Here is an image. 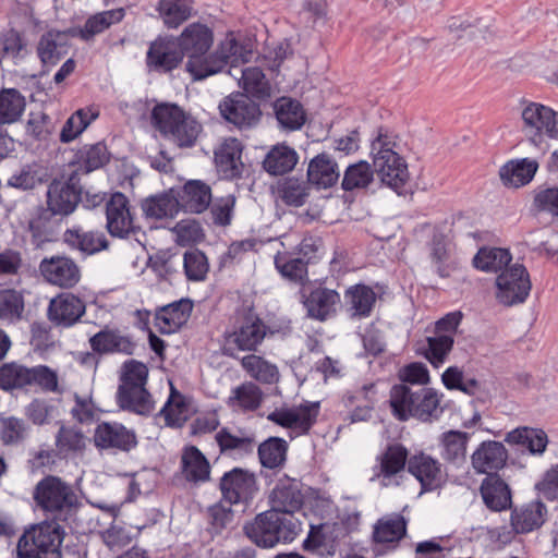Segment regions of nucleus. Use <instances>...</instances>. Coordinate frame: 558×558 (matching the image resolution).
<instances>
[{
  "mask_svg": "<svg viewBox=\"0 0 558 558\" xmlns=\"http://www.w3.org/2000/svg\"><path fill=\"white\" fill-rule=\"evenodd\" d=\"M88 444V438L73 426L62 425L56 436V446L62 453L83 452Z\"/></svg>",
  "mask_w": 558,
  "mask_h": 558,
  "instance_id": "obj_55",
  "label": "nucleus"
},
{
  "mask_svg": "<svg viewBox=\"0 0 558 558\" xmlns=\"http://www.w3.org/2000/svg\"><path fill=\"white\" fill-rule=\"evenodd\" d=\"M505 440L509 444L526 446L530 452L541 454L546 450L548 438L543 429L519 427L506 435Z\"/></svg>",
  "mask_w": 558,
  "mask_h": 558,
  "instance_id": "obj_43",
  "label": "nucleus"
},
{
  "mask_svg": "<svg viewBox=\"0 0 558 558\" xmlns=\"http://www.w3.org/2000/svg\"><path fill=\"white\" fill-rule=\"evenodd\" d=\"M181 205L191 213H203L211 201V192L208 185L201 181L187 182L182 191Z\"/></svg>",
  "mask_w": 558,
  "mask_h": 558,
  "instance_id": "obj_38",
  "label": "nucleus"
},
{
  "mask_svg": "<svg viewBox=\"0 0 558 558\" xmlns=\"http://www.w3.org/2000/svg\"><path fill=\"white\" fill-rule=\"evenodd\" d=\"M220 489L229 504H246L257 492L256 477L248 470L234 468L221 477Z\"/></svg>",
  "mask_w": 558,
  "mask_h": 558,
  "instance_id": "obj_12",
  "label": "nucleus"
},
{
  "mask_svg": "<svg viewBox=\"0 0 558 558\" xmlns=\"http://www.w3.org/2000/svg\"><path fill=\"white\" fill-rule=\"evenodd\" d=\"M287 442L283 439L271 437L259 445L258 456L264 466L274 469L286 460Z\"/></svg>",
  "mask_w": 558,
  "mask_h": 558,
  "instance_id": "obj_58",
  "label": "nucleus"
},
{
  "mask_svg": "<svg viewBox=\"0 0 558 558\" xmlns=\"http://www.w3.org/2000/svg\"><path fill=\"white\" fill-rule=\"evenodd\" d=\"M241 155L242 145L236 138L225 140L215 150L217 170L225 179H234L241 175L243 170Z\"/></svg>",
  "mask_w": 558,
  "mask_h": 558,
  "instance_id": "obj_21",
  "label": "nucleus"
},
{
  "mask_svg": "<svg viewBox=\"0 0 558 558\" xmlns=\"http://www.w3.org/2000/svg\"><path fill=\"white\" fill-rule=\"evenodd\" d=\"M496 299L506 306L523 303L531 291V280L526 268L512 264L496 278Z\"/></svg>",
  "mask_w": 558,
  "mask_h": 558,
  "instance_id": "obj_9",
  "label": "nucleus"
},
{
  "mask_svg": "<svg viewBox=\"0 0 558 558\" xmlns=\"http://www.w3.org/2000/svg\"><path fill=\"white\" fill-rule=\"evenodd\" d=\"M96 118V114L89 113L84 109L77 110L73 113L64 123L61 133L60 141L62 143H70L75 140Z\"/></svg>",
  "mask_w": 558,
  "mask_h": 558,
  "instance_id": "obj_61",
  "label": "nucleus"
},
{
  "mask_svg": "<svg viewBox=\"0 0 558 558\" xmlns=\"http://www.w3.org/2000/svg\"><path fill=\"white\" fill-rule=\"evenodd\" d=\"M481 494L485 505L494 511L505 510L511 504L508 485L497 475H488L483 481Z\"/></svg>",
  "mask_w": 558,
  "mask_h": 558,
  "instance_id": "obj_30",
  "label": "nucleus"
},
{
  "mask_svg": "<svg viewBox=\"0 0 558 558\" xmlns=\"http://www.w3.org/2000/svg\"><path fill=\"white\" fill-rule=\"evenodd\" d=\"M469 434L460 430H449L441 435L440 454L448 462L460 464L465 461Z\"/></svg>",
  "mask_w": 558,
  "mask_h": 558,
  "instance_id": "obj_39",
  "label": "nucleus"
},
{
  "mask_svg": "<svg viewBox=\"0 0 558 558\" xmlns=\"http://www.w3.org/2000/svg\"><path fill=\"white\" fill-rule=\"evenodd\" d=\"M117 400L122 409L141 415L149 414L154 410V401L145 387L118 389Z\"/></svg>",
  "mask_w": 558,
  "mask_h": 558,
  "instance_id": "obj_36",
  "label": "nucleus"
},
{
  "mask_svg": "<svg viewBox=\"0 0 558 558\" xmlns=\"http://www.w3.org/2000/svg\"><path fill=\"white\" fill-rule=\"evenodd\" d=\"M174 241L181 246H187L199 242L203 236L201 225L194 219H183L172 229Z\"/></svg>",
  "mask_w": 558,
  "mask_h": 558,
  "instance_id": "obj_63",
  "label": "nucleus"
},
{
  "mask_svg": "<svg viewBox=\"0 0 558 558\" xmlns=\"http://www.w3.org/2000/svg\"><path fill=\"white\" fill-rule=\"evenodd\" d=\"M374 170L367 161H359L347 168L343 179L342 189L352 191L354 189H364L373 181Z\"/></svg>",
  "mask_w": 558,
  "mask_h": 558,
  "instance_id": "obj_57",
  "label": "nucleus"
},
{
  "mask_svg": "<svg viewBox=\"0 0 558 558\" xmlns=\"http://www.w3.org/2000/svg\"><path fill=\"white\" fill-rule=\"evenodd\" d=\"M242 368L247 375L262 384H275L279 380L278 367L255 354H248L241 360Z\"/></svg>",
  "mask_w": 558,
  "mask_h": 558,
  "instance_id": "obj_42",
  "label": "nucleus"
},
{
  "mask_svg": "<svg viewBox=\"0 0 558 558\" xmlns=\"http://www.w3.org/2000/svg\"><path fill=\"white\" fill-rule=\"evenodd\" d=\"M508 453L499 441H483L471 456L472 466L477 473L493 475L501 469L507 461Z\"/></svg>",
  "mask_w": 558,
  "mask_h": 558,
  "instance_id": "obj_20",
  "label": "nucleus"
},
{
  "mask_svg": "<svg viewBox=\"0 0 558 558\" xmlns=\"http://www.w3.org/2000/svg\"><path fill=\"white\" fill-rule=\"evenodd\" d=\"M85 302L72 292H62L49 302L47 316L56 327L68 328L75 325L85 314Z\"/></svg>",
  "mask_w": 558,
  "mask_h": 558,
  "instance_id": "obj_13",
  "label": "nucleus"
},
{
  "mask_svg": "<svg viewBox=\"0 0 558 558\" xmlns=\"http://www.w3.org/2000/svg\"><path fill=\"white\" fill-rule=\"evenodd\" d=\"M511 254L506 248L484 247L474 256L473 264L483 271L501 272L511 266Z\"/></svg>",
  "mask_w": 558,
  "mask_h": 558,
  "instance_id": "obj_41",
  "label": "nucleus"
},
{
  "mask_svg": "<svg viewBox=\"0 0 558 558\" xmlns=\"http://www.w3.org/2000/svg\"><path fill=\"white\" fill-rule=\"evenodd\" d=\"M31 386H37L46 392L57 393L61 391L57 372L46 365L31 367Z\"/></svg>",
  "mask_w": 558,
  "mask_h": 558,
  "instance_id": "obj_64",
  "label": "nucleus"
},
{
  "mask_svg": "<svg viewBox=\"0 0 558 558\" xmlns=\"http://www.w3.org/2000/svg\"><path fill=\"white\" fill-rule=\"evenodd\" d=\"M270 511L293 515L303 505L299 481L284 477L278 481L270 494Z\"/></svg>",
  "mask_w": 558,
  "mask_h": 558,
  "instance_id": "obj_19",
  "label": "nucleus"
},
{
  "mask_svg": "<svg viewBox=\"0 0 558 558\" xmlns=\"http://www.w3.org/2000/svg\"><path fill=\"white\" fill-rule=\"evenodd\" d=\"M142 208L149 218H172L179 213L180 202L173 191H170L145 199Z\"/></svg>",
  "mask_w": 558,
  "mask_h": 558,
  "instance_id": "obj_40",
  "label": "nucleus"
},
{
  "mask_svg": "<svg viewBox=\"0 0 558 558\" xmlns=\"http://www.w3.org/2000/svg\"><path fill=\"white\" fill-rule=\"evenodd\" d=\"M39 268L49 283L60 288H72L81 278L77 265L72 259L63 256L46 258L40 263Z\"/></svg>",
  "mask_w": 558,
  "mask_h": 558,
  "instance_id": "obj_18",
  "label": "nucleus"
},
{
  "mask_svg": "<svg viewBox=\"0 0 558 558\" xmlns=\"http://www.w3.org/2000/svg\"><path fill=\"white\" fill-rule=\"evenodd\" d=\"M151 120L166 138L180 147L192 146L201 131L195 119L173 104L157 105L153 109Z\"/></svg>",
  "mask_w": 558,
  "mask_h": 558,
  "instance_id": "obj_5",
  "label": "nucleus"
},
{
  "mask_svg": "<svg viewBox=\"0 0 558 558\" xmlns=\"http://www.w3.org/2000/svg\"><path fill=\"white\" fill-rule=\"evenodd\" d=\"M215 439L221 452L244 454L252 452L255 446L253 436L242 429L221 428Z\"/></svg>",
  "mask_w": 558,
  "mask_h": 558,
  "instance_id": "obj_33",
  "label": "nucleus"
},
{
  "mask_svg": "<svg viewBox=\"0 0 558 558\" xmlns=\"http://www.w3.org/2000/svg\"><path fill=\"white\" fill-rule=\"evenodd\" d=\"M311 186L307 181L295 178L287 179L279 187V194L282 201L294 207L305 204L310 196Z\"/></svg>",
  "mask_w": 558,
  "mask_h": 558,
  "instance_id": "obj_56",
  "label": "nucleus"
},
{
  "mask_svg": "<svg viewBox=\"0 0 558 558\" xmlns=\"http://www.w3.org/2000/svg\"><path fill=\"white\" fill-rule=\"evenodd\" d=\"M408 470L425 490L438 487L442 481L440 463L424 453L412 457L408 462Z\"/></svg>",
  "mask_w": 558,
  "mask_h": 558,
  "instance_id": "obj_23",
  "label": "nucleus"
},
{
  "mask_svg": "<svg viewBox=\"0 0 558 558\" xmlns=\"http://www.w3.org/2000/svg\"><path fill=\"white\" fill-rule=\"evenodd\" d=\"M64 531L57 522H43L25 531L17 543V558H61Z\"/></svg>",
  "mask_w": 558,
  "mask_h": 558,
  "instance_id": "obj_6",
  "label": "nucleus"
},
{
  "mask_svg": "<svg viewBox=\"0 0 558 558\" xmlns=\"http://www.w3.org/2000/svg\"><path fill=\"white\" fill-rule=\"evenodd\" d=\"M82 190L74 183V177L69 182L54 180L48 187L47 205L53 215L66 216L74 211Z\"/></svg>",
  "mask_w": 558,
  "mask_h": 558,
  "instance_id": "obj_17",
  "label": "nucleus"
},
{
  "mask_svg": "<svg viewBox=\"0 0 558 558\" xmlns=\"http://www.w3.org/2000/svg\"><path fill=\"white\" fill-rule=\"evenodd\" d=\"M266 336V326L254 316L245 317L232 331L225 337V349L233 355V351H256Z\"/></svg>",
  "mask_w": 558,
  "mask_h": 558,
  "instance_id": "obj_11",
  "label": "nucleus"
},
{
  "mask_svg": "<svg viewBox=\"0 0 558 558\" xmlns=\"http://www.w3.org/2000/svg\"><path fill=\"white\" fill-rule=\"evenodd\" d=\"M299 161L296 150L286 143L274 145L263 161V168L271 175H283L291 172Z\"/></svg>",
  "mask_w": 558,
  "mask_h": 558,
  "instance_id": "obj_24",
  "label": "nucleus"
},
{
  "mask_svg": "<svg viewBox=\"0 0 558 558\" xmlns=\"http://www.w3.org/2000/svg\"><path fill=\"white\" fill-rule=\"evenodd\" d=\"M407 523L399 514L387 515L376 523L374 539L377 543L398 542L405 534Z\"/></svg>",
  "mask_w": 558,
  "mask_h": 558,
  "instance_id": "obj_49",
  "label": "nucleus"
},
{
  "mask_svg": "<svg viewBox=\"0 0 558 558\" xmlns=\"http://www.w3.org/2000/svg\"><path fill=\"white\" fill-rule=\"evenodd\" d=\"M95 446L100 449L130 451L137 445L134 430L117 422H102L94 433Z\"/></svg>",
  "mask_w": 558,
  "mask_h": 558,
  "instance_id": "obj_16",
  "label": "nucleus"
},
{
  "mask_svg": "<svg viewBox=\"0 0 558 558\" xmlns=\"http://www.w3.org/2000/svg\"><path fill=\"white\" fill-rule=\"evenodd\" d=\"M77 158L80 168L88 173L101 168L109 160V154L105 144L97 143L80 149Z\"/></svg>",
  "mask_w": 558,
  "mask_h": 558,
  "instance_id": "obj_59",
  "label": "nucleus"
},
{
  "mask_svg": "<svg viewBox=\"0 0 558 558\" xmlns=\"http://www.w3.org/2000/svg\"><path fill=\"white\" fill-rule=\"evenodd\" d=\"M440 399L441 396L433 388H413L400 384L391 388L389 402L393 415L400 421L414 417L429 422L441 413Z\"/></svg>",
  "mask_w": 558,
  "mask_h": 558,
  "instance_id": "obj_2",
  "label": "nucleus"
},
{
  "mask_svg": "<svg viewBox=\"0 0 558 558\" xmlns=\"http://www.w3.org/2000/svg\"><path fill=\"white\" fill-rule=\"evenodd\" d=\"M408 451L401 445H392L379 458L377 477L384 486L392 484L393 477L404 470Z\"/></svg>",
  "mask_w": 558,
  "mask_h": 558,
  "instance_id": "obj_28",
  "label": "nucleus"
},
{
  "mask_svg": "<svg viewBox=\"0 0 558 558\" xmlns=\"http://www.w3.org/2000/svg\"><path fill=\"white\" fill-rule=\"evenodd\" d=\"M189 405L184 397L171 385L170 397L160 411V415L165 418L166 425L180 427L189 418Z\"/></svg>",
  "mask_w": 558,
  "mask_h": 558,
  "instance_id": "obj_50",
  "label": "nucleus"
},
{
  "mask_svg": "<svg viewBox=\"0 0 558 558\" xmlns=\"http://www.w3.org/2000/svg\"><path fill=\"white\" fill-rule=\"evenodd\" d=\"M239 61L247 62L246 52H242V47L235 39L229 38L221 43L216 53L211 54L206 61V70H214L213 74L220 72L228 63L234 64Z\"/></svg>",
  "mask_w": 558,
  "mask_h": 558,
  "instance_id": "obj_35",
  "label": "nucleus"
},
{
  "mask_svg": "<svg viewBox=\"0 0 558 558\" xmlns=\"http://www.w3.org/2000/svg\"><path fill=\"white\" fill-rule=\"evenodd\" d=\"M345 298L350 305L352 316L365 317L372 312V308L376 302V294L369 287L364 284H356L351 287Z\"/></svg>",
  "mask_w": 558,
  "mask_h": 558,
  "instance_id": "obj_48",
  "label": "nucleus"
},
{
  "mask_svg": "<svg viewBox=\"0 0 558 558\" xmlns=\"http://www.w3.org/2000/svg\"><path fill=\"white\" fill-rule=\"evenodd\" d=\"M107 230L112 236L126 238L134 232V216L128 197L122 193H114L106 204Z\"/></svg>",
  "mask_w": 558,
  "mask_h": 558,
  "instance_id": "obj_14",
  "label": "nucleus"
},
{
  "mask_svg": "<svg viewBox=\"0 0 558 558\" xmlns=\"http://www.w3.org/2000/svg\"><path fill=\"white\" fill-rule=\"evenodd\" d=\"M26 107L24 96L16 89H2L0 92V123L10 124L16 122Z\"/></svg>",
  "mask_w": 558,
  "mask_h": 558,
  "instance_id": "obj_47",
  "label": "nucleus"
},
{
  "mask_svg": "<svg viewBox=\"0 0 558 558\" xmlns=\"http://www.w3.org/2000/svg\"><path fill=\"white\" fill-rule=\"evenodd\" d=\"M90 348L95 352H122L131 354L134 349L132 341L119 330L105 328L89 339Z\"/></svg>",
  "mask_w": 558,
  "mask_h": 558,
  "instance_id": "obj_29",
  "label": "nucleus"
},
{
  "mask_svg": "<svg viewBox=\"0 0 558 558\" xmlns=\"http://www.w3.org/2000/svg\"><path fill=\"white\" fill-rule=\"evenodd\" d=\"M31 367L10 363L0 367V388L3 390L29 387Z\"/></svg>",
  "mask_w": 558,
  "mask_h": 558,
  "instance_id": "obj_53",
  "label": "nucleus"
},
{
  "mask_svg": "<svg viewBox=\"0 0 558 558\" xmlns=\"http://www.w3.org/2000/svg\"><path fill=\"white\" fill-rule=\"evenodd\" d=\"M181 462L182 471L186 480L204 482L209 478V462L196 447H186L182 452Z\"/></svg>",
  "mask_w": 558,
  "mask_h": 558,
  "instance_id": "obj_37",
  "label": "nucleus"
},
{
  "mask_svg": "<svg viewBox=\"0 0 558 558\" xmlns=\"http://www.w3.org/2000/svg\"><path fill=\"white\" fill-rule=\"evenodd\" d=\"M124 17L123 9L104 11L90 16L81 31L82 38L88 40Z\"/></svg>",
  "mask_w": 558,
  "mask_h": 558,
  "instance_id": "obj_54",
  "label": "nucleus"
},
{
  "mask_svg": "<svg viewBox=\"0 0 558 558\" xmlns=\"http://www.w3.org/2000/svg\"><path fill=\"white\" fill-rule=\"evenodd\" d=\"M192 308V302L183 299L168 304L157 312L156 326L162 333L175 332L187 322Z\"/></svg>",
  "mask_w": 558,
  "mask_h": 558,
  "instance_id": "obj_22",
  "label": "nucleus"
},
{
  "mask_svg": "<svg viewBox=\"0 0 558 558\" xmlns=\"http://www.w3.org/2000/svg\"><path fill=\"white\" fill-rule=\"evenodd\" d=\"M522 130L529 141L541 147L546 140H558V112L538 102L521 104Z\"/></svg>",
  "mask_w": 558,
  "mask_h": 558,
  "instance_id": "obj_8",
  "label": "nucleus"
},
{
  "mask_svg": "<svg viewBox=\"0 0 558 558\" xmlns=\"http://www.w3.org/2000/svg\"><path fill=\"white\" fill-rule=\"evenodd\" d=\"M545 513V505L541 501H533L513 514L512 524L517 532L527 533L539 527L544 523Z\"/></svg>",
  "mask_w": 558,
  "mask_h": 558,
  "instance_id": "obj_46",
  "label": "nucleus"
},
{
  "mask_svg": "<svg viewBox=\"0 0 558 558\" xmlns=\"http://www.w3.org/2000/svg\"><path fill=\"white\" fill-rule=\"evenodd\" d=\"M69 52L68 35L61 32H48L38 44V54L41 62L54 65Z\"/></svg>",
  "mask_w": 558,
  "mask_h": 558,
  "instance_id": "obj_31",
  "label": "nucleus"
},
{
  "mask_svg": "<svg viewBox=\"0 0 558 558\" xmlns=\"http://www.w3.org/2000/svg\"><path fill=\"white\" fill-rule=\"evenodd\" d=\"M340 177L337 162L326 153L315 156L308 163V183L327 189L337 183Z\"/></svg>",
  "mask_w": 558,
  "mask_h": 558,
  "instance_id": "obj_25",
  "label": "nucleus"
},
{
  "mask_svg": "<svg viewBox=\"0 0 558 558\" xmlns=\"http://www.w3.org/2000/svg\"><path fill=\"white\" fill-rule=\"evenodd\" d=\"M371 156L374 172L384 184L399 191L408 183L410 179L408 163L393 136L379 132L372 142Z\"/></svg>",
  "mask_w": 558,
  "mask_h": 558,
  "instance_id": "obj_3",
  "label": "nucleus"
},
{
  "mask_svg": "<svg viewBox=\"0 0 558 558\" xmlns=\"http://www.w3.org/2000/svg\"><path fill=\"white\" fill-rule=\"evenodd\" d=\"M300 525L294 515L268 510L247 523L244 531L257 546L270 548L280 542L293 541L300 532Z\"/></svg>",
  "mask_w": 558,
  "mask_h": 558,
  "instance_id": "obj_4",
  "label": "nucleus"
},
{
  "mask_svg": "<svg viewBox=\"0 0 558 558\" xmlns=\"http://www.w3.org/2000/svg\"><path fill=\"white\" fill-rule=\"evenodd\" d=\"M263 400V391L253 383H244L232 390L228 404L231 408H238L252 411L260 405Z\"/></svg>",
  "mask_w": 558,
  "mask_h": 558,
  "instance_id": "obj_51",
  "label": "nucleus"
},
{
  "mask_svg": "<svg viewBox=\"0 0 558 558\" xmlns=\"http://www.w3.org/2000/svg\"><path fill=\"white\" fill-rule=\"evenodd\" d=\"M148 376V368L145 364L135 360L128 361L123 364L120 385L118 389H126L132 387H145Z\"/></svg>",
  "mask_w": 558,
  "mask_h": 558,
  "instance_id": "obj_62",
  "label": "nucleus"
},
{
  "mask_svg": "<svg viewBox=\"0 0 558 558\" xmlns=\"http://www.w3.org/2000/svg\"><path fill=\"white\" fill-rule=\"evenodd\" d=\"M318 402H304L294 407H282L269 413L267 418L290 432L291 436L306 434L316 422Z\"/></svg>",
  "mask_w": 558,
  "mask_h": 558,
  "instance_id": "obj_10",
  "label": "nucleus"
},
{
  "mask_svg": "<svg viewBox=\"0 0 558 558\" xmlns=\"http://www.w3.org/2000/svg\"><path fill=\"white\" fill-rule=\"evenodd\" d=\"M274 110L278 123L282 129L294 131L302 128L306 116L302 105L290 97H281L274 104Z\"/></svg>",
  "mask_w": 558,
  "mask_h": 558,
  "instance_id": "obj_32",
  "label": "nucleus"
},
{
  "mask_svg": "<svg viewBox=\"0 0 558 558\" xmlns=\"http://www.w3.org/2000/svg\"><path fill=\"white\" fill-rule=\"evenodd\" d=\"M339 302L340 296L335 290L318 288L311 292L304 305L311 317L325 320L336 312Z\"/></svg>",
  "mask_w": 558,
  "mask_h": 558,
  "instance_id": "obj_27",
  "label": "nucleus"
},
{
  "mask_svg": "<svg viewBox=\"0 0 558 558\" xmlns=\"http://www.w3.org/2000/svg\"><path fill=\"white\" fill-rule=\"evenodd\" d=\"M427 349L424 352L425 357L435 366H440L450 351L452 350L454 340L450 336L438 335L427 337Z\"/></svg>",
  "mask_w": 558,
  "mask_h": 558,
  "instance_id": "obj_60",
  "label": "nucleus"
},
{
  "mask_svg": "<svg viewBox=\"0 0 558 558\" xmlns=\"http://www.w3.org/2000/svg\"><path fill=\"white\" fill-rule=\"evenodd\" d=\"M63 239L70 246L87 254L99 252L108 245L107 239L102 232L83 231L80 228L66 230Z\"/></svg>",
  "mask_w": 558,
  "mask_h": 558,
  "instance_id": "obj_34",
  "label": "nucleus"
},
{
  "mask_svg": "<svg viewBox=\"0 0 558 558\" xmlns=\"http://www.w3.org/2000/svg\"><path fill=\"white\" fill-rule=\"evenodd\" d=\"M452 251V242L447 235L442 233L434 234L429 247V257L441 277H448L450 274Z\"/></svg>",
  "mask_w": 558,
  "mask_h": 558,
  "instance_id": "obj_44",
  "label": "nucleus"
},
{
  "mask_svg": "<svg viewBox=\"0 0 558 558\" xmlns=\"http://www.w3.org/2000/svg\"><path fill=\"white\" fill-rule=\"evenodd\" d=\"M34 499L43 510L60 518L71 514L80 504L72 486L52 475L36 485Z\"/></svg>",
  "mask_w": 558,
  "mask_h": 558,
  "instance_id": "obj_7",
  "label": "nucleus"
},
{
  "mask_svg": "<svg viewBox=\"0 0 558 558\" xmlns=\"http://www.w3.org/2000/svg\"><path fill=\"white\" fill-rule=\"evenodd\" d=\"M193 0H161L159 13L163 23L171 28L178 27L191 15Z\"/></svg>",
  "mask_w": 558,
  "mask_h": 558,
  "instance_id": "obj_52",
  "label": "nucleus"
},
{
  "mask_svg": "<svg viewBox=\"0 0 558 558\" xmlns=\"http://www.w3.org/2000/svg\"><path fill=\"white\" fill-rule=\"evenodd\" d=\"M537 169V161L523 158L504 165L500 168L499 175L506 186L518 189L527 184L534 178Z\"/></svg>",
  "mask_w": 558,
  "mask_h": 558,
  "instance_id": "obj_26",
  "label": "nucleus"
},
{
  "mask_svg": "<svg viewBox=\"0 0 558 558\" xmlns=\"http://www.w3.org/2000/svg\"><path fill=\"white\" fill-rule=\"evenodd\" d=\"M173 40L159 39L151 44L147 62L156 69L170 71L174 69L182 60V56L186 54V70L195 80H203L213 75L214 70H206L205 54L213 44V33L204 24L192 23L184 28L180 37Z\"/></svg>",
  "mask_w": 558,
  "mask_h": 558,
  "instance_id": "obj_1",
  "label": "nucleus"
},
{
  "mask_svg": "<svg viewBox=\"0 0 558 558\" xmlns=\"http://www.w3.org/2000/svg\"><path fill=\"white\" fill-rule=\"evenodd\" d=\"M239 83L247 97L266 99L271 95V86L263 71L257 66H248L242 70Z\"/></svg>",
  "mask_w": 558,
  "mask_h": 558,
  "instance_id": "obj_45",
  "label": "nucleus"
},
{
  "mask_svg": "<svg viewBox=\"0 0 558 558\" xmlns=\"http://www.w3.org/2000/svg\"><path fill=\"white\" fill-rule=\"evenodd\" d=\"M221 116L238 128H250L260 118L259 107L243 94L227 97L220 105Z\"/></svg>",
  "mask_w": 558,
  "mask_h": 558,
  "instance_id": "obj_15",
  "label": "nucleus"
}]
</instances>
